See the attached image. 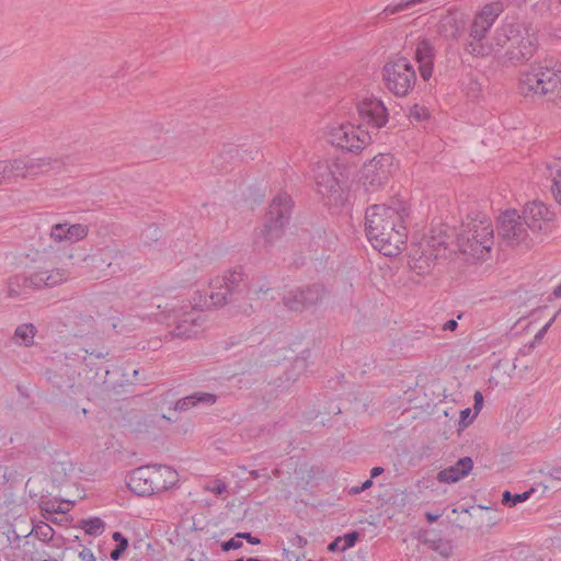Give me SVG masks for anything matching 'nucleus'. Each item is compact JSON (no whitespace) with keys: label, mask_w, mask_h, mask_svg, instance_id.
Returning <instances> with one entry per match:
<instances>
[{"label":"nucleus","mask_w":561,"mask_h":561,"mask_svg":"<svg viewBox=\"0 0 561 561\" xmlns=\"http://www.w3.org/2000/svg\"><path fill=\"white\" fill-rule=\"evenodd\" d=\"M409 216L402 203L397 206L375 204L366 209L365 232L371 245L386 256H396L407 241L404 219Z\"/></svg>","instance_id":"nucleus-1"},{"label":"nucleus","mask_w":561,"mask_h":561,"mask_svg":"<svg viewBox=\"0 0 561 561\" xmlns=\"http://www.w3.org/2000/svg\"><path fill=\"white\" fill-rule=\"evenodd\" d=\"M519 89L525 95H557L561 98V62L546 58L520 73Z\"/></svg>","instance_id":"nucleus-2"},{"label":"nucleus","mask_w":561,"mask_h":561,"mask_svg":"<svg viewBox=\"0 0 561 561\" xmlns=\"http://www.w3.org/2000/svg\"><path fill=\"white\" fill-rule=\"evenodd\" d=\"M214 306L234 305L242 309L250 295V280L241 266L226 272L210 283Z\"/></svg>","instance_id":"nucleus-3"},{"label":"nucleus","mask_w":561,"mask_h":561,"mask_svg":"<svg viewBox=\"0 0 561 561\" xmlns=\"http://www.w3.org/2000/svg\"><path fill=\"white\" fill-rule=\"evenodd\" d=\"M459 250L473 259L480 260L493 245L494 233L489 218L472 219L457 238Z\"/></svg>","instance_id":"nucleus-4"},{"label":"nucleus","mask_w":561,"mask_h":561,"mask_svg":"<svg viewBox=\"0 0 561 561\" xmlns=\"http://www.w3.org/2000/svg\"><path fill=\"white\" fill-rule=\"evenodd\" d=\"M340 176L342 172L337 164L318 163L313 169L317 192L330 208H340L346 199Z\"/></svg>","instance_id":"nucleus-5"},{"label":"nucleus","mask_w":561,"mask_h":561,"mask_svg":"<svg viewBox=\"0 0 561 561\" xmlns=\"http://www.w3.org/2000/svg\"><path fill=\"white\" fill-rule=\"evenodd\" d=\"M386 88L397 96H405L416 83V72L411 61L403 56L389 60L382 68Z\"/></svg>","instance_id":"nucleus-6"},{"label":"nucleus","mask_w":561,"mask_h":561,"mask_svg":"<svg viewBox=\"0 0 561 561\" xmlns=\"http://www.w3.org/2000/svg\"><path fill=\"white\" fill-rule=\"evenodd\" d=\"M328 141L343 151L358 153L373 141V136L358 124L342 123L329 129Z\"/></svg>","instance_id":"nucleus-7"},{"label":"nucleus","mask_w":561,"mask_h":561,"mask_svg":"<svg viewBox=\"0 0 561 561\" xmlns=\"http://www.w3.org/2000/svg\"><path fill=\"white\" fill-rule=\"evenodd\" d=\"M291 208L293 201L287 193H280L272 199L262 229L265 243H272L282 236L285 226L289 222Z\"/></svg>","instance_id":"nucleus-8"},{"label":"nucleus","mask_w":561,"mask_h":561,"mask_svg":"<svg viewBox=\"0 0 561 561\" xmlns=\"http://www.w3.org/2000/svg\"><path fill=\"white\" fill-rule=\"evenodd\" d=\"M393 156L379 153L362 171L363 185L367 192H375L386 185L394 172Z\"/></svg>","instance_id":"nucleus-9"},{"label":"nucleus","mask_w":561,"mask_h":561,"mask_svg":"<svg viewBox=\"0 0 561 561\" xmlns=\"http://www.w3.org/2000/svg\"><path fill=\"white\" fill-rule=\"evenodd\" d=\"M201 314L191 306L171 309L165 316L167 325L173 327V337L191 339L202 331Z\"/></svg>","instance_id":"nucleus-10"},{"label":"nucleus","mask_w":561,"mask_h":561,"mask_svg":"<svg viewBox=\"0 0 561 561\" xmlns=\"http://www.w3.org/2000/svg\"><path fill=\"white\" fill-rule=\"evenodd\" d=\"M356 111L358 115V125L366 127L371 135L378 134L379 129L383 127L389 119L388 108L383 102L377 98H365L357 102Z\"/></svg>","instance_id":"nucleus-11"},{"label":"nucleus","mask_w":561,"mask_h":561,"mask_svg":"<svg viewBox=\"0 0 561 561\" xmlns=\"http://www.w3.org/2000/svg\"><path fill=\"white\" fill-rule=\"evenodd\" d=\"M67 162L57 158H26L8 161L10 176L36 175L48 171L59 172Z\"/></svg>","instance_id":"nucleus-12"},{"label":"nucleus","mask_w":561,"mask_h":561,"mask_svg":"<svg viewBox=\"0 0 561 561\" xmlns=\"http://www.w3.org/2000/svg\"><path fill=\"white\" fill-rule=\"evenodd\" d=\"M527 226L515 209L504 211L497 219V233L508 245L526 243Z\"/></svg>","instance_id":"nucleus-13"},{"label":"nucleus","mask_w":561,"mask_h":561,"mask_svg":"<svg viewBox=\"0 0 561 561\" xmlns=\"http://www.w3.org/2000/svg\"><path fill=\"white\" fill-rule=\"evenodd\" d=\"M538 49V38L535 33H530V28L522 25V33L515 44L508 46L504 54V64L513 66L526 64L533 58Z\"/></svg>","instance_id":"nucleus-14"},{"label":"nucleus","mask_w":561,"mask_h":561,"mask_svg":"<svg viewBox=\"0 0 561 561\" xmlns=\"http://www.w3.org/2000/svg\"><path fill=\"white\" fill-rule=\"evenodd\" d=\"M325 295L321 284H312L304 288L288 290L282 298L284 306L291 311H302L317 305Z\"/></svg>","instance_id":"nucleus-15"},{"label":"nucleus","mask_w":561,"mask_h":561,"mask_svg":"<svg viewBox=\"0 0 561 561\" xmlns=\"http://www.w3.org/2000/svg\"><path fill=\"white\" fill-rule=\"evenodd\" d=\"M161 474L156 466H140L131 470L126 479L127 491H157Z\"/></svg>","instance_id":"nucleus-16"},{"label":"nucleus","mask_w":561,"mask_h":561,"mask_svg":"<svg viewBox=\"0 0 561 561\" xmlns=\"http://www.w3.org/2000/svg\"><path fill=\"white\" fill-rule=\"evenodd\" d=\"M490 28L476 16L470 26L469 36L471 41L466 44L465 50L474 57H485L493 54V47L483 42Z\"/></svg>","instance_id":"nucleus-17"},{"label":"nucleus","mask_w":561,"mask_h":561,"mask_svg":"<svg viewBox=\"0 0 561 561\" xmlns=\"http://www.w3.org/2000/svg\"><path fill=\"white\" fill-rule=\"evenodd\" d=\"M520 217L529 230L538 232L552 219V214L543 203L531 202L525 205Z\"/></svg>","instance_id":"nucleus-18"},{"label":"nucleus","mask_w":561,"mask_h":561,"mask_svg":"<svg viewBox=\"0 0 561 561\" xmlns=\"http://www.w3.org/2000/svg\"><path fill=\"white\" fill-rule=\"evenodd\" d=\"M38 280L34 273L30 275L22 273L11 276L8 279V296L23 300L28 299L33 291L41 290L38 288Z\"/></svg>","instance_id":"nucleus-19"},{"label":"nucleus","mask_w":561,"mask_h":561,"mask_svg":"<svg viewBox=\"0 0 561 561\" xmlns=\"http://www.w3.org/2000/svg\"><path fill=\"white\" fill-rule=\"evenodd\" d=\"M522 23L517 21L505 20L504 23L497 27L492 37V42L489 44L493 47V53H499L507 44L510 46L515 44V39L520 37Z\"/></svg>","instance_id":"nucleus-20"},{"label":"nucleus","mask_w":561,"mask_h":561,"mask_svg":"<svg viewBox=\"0 0 561 561\" xmlns=\"http://www.w3.org/2000/svg\"><path fill=\"white\" fill-rule=\"evenodd\" d=\"M436 49L428 39H422L416 44L414 59L419 64V71L424 81L433 75Z\"/></svg>","instance_id":"nucleus-21"},{"label":"nucleus","mask_w":561,"mask_h":561,"mask_svg":"<svg viewBox=\"0 0 561 561\" xmlns=\"http://www.w3.org/2000/svg\"><path fill=\"white\" fill-rule=\"evenodd\" d=\"M73 505L75 501L47 495H42L38 501L42 516L54 524H59V520L53 517L54 514H67Z\"/></svg>","instance_id":"nucleus-22"},{"label":"nucleus","mask_w":561,"mask_h":561,"mask_svg":"<svg viewBox=\"0 0 561 561\" xmlns=\"http://www.w3.org/2000/svg\"><path fill=\"white\" fill-rule=\"evenodd\" d=\"M465 28L463 15L449 10L438 23L439 34L447 39H458Z\"/></svg>","instance_id":"nucleus-23"},{"label":"nucleus","mask_w":561,"mask_h":561,"mask_svg":"<svg viewBox=\"0 0 561 561\" xmlns=\"http://www.w3.org/2000/svg\"><path fill=\"white\" fill-rule=\"evenodd\" d=\"M473 468V461L470 457L460 458L454 466L439 471L437 479L440 482H457L466 477Z\"/></svg>","instance_id":"nucleus-24"},{"label":"nucleus","mask_w":561,"mask_h":561,"mask_svg":"<svg viewBox=\"0 0 561 561\" xmlns=\"http://www.w3.org/2000/svg\"><path fill=\"white\" fill-rule=\"evenodd\" d=\"M421 542L446 559L453 553L451 541L439 537L434 531H425L421 537Z\"/></svg>","instance_id":"nucleus-25"},{"label":"nucleus","mask_w":561,"mask_h":561,"mask_svg":"<svg viewBox=\"0 0 561 561\" xmlns=\"http://www.w3.org/2000/svg\"><path fill=\"white\" fill-rule=\"evenodd\" d=\"M38 280V288L54 287L62 284L70 277V272L65 268H55L50 271H36L34 272Z\"/></svg>","instance_id":"nucleus-26"},{"label":"nucleus","mask_w":561,"mask_h":561,"mask_svg":"<svg viewBox=\"0 0 561 561\" xmlns=\"http://www.w3.org/2000/svg\"><path fill=\"white\" fill-rule=\"evenodd\" d=\"M24 502V499H16L14 493H0V516L21 515Z\"/></svg>","instance_id":"nucleus-27"},{"label":"nucleus","mask_w":561,"mask_h":561,"mask_svg":"<svg viewBox=\"0 0 561 561\" xmlns=\"http://www.w3.org/2000/svg\"><path fill=\"white\" fill-rule=\"evenodd\" d=\"M24 476L16 469L8 466H0V486L3 485L4 490H13L22 486Z\"/></svg>","instance_id":"nucleus-28"},{"label":"nucleus","mask_w":561,"mask_h":561,"mask_svg":"<svg viewBox=\"0 0 561 561\" xmlns=\"http://www.w3.org/2000/svg\"><path fill=\"white\" fill-rule=\"evenodd\" d=\"M156 469L161 474V480L157 484V491H170L176 485L179 474L174 469L162 465L156 466Z\"/></svg>","instance_id":"nucleus-29"},{"label":"nucleus","mask_w":561,"mask_h":561,"mask_svg":"<svg viewBox=\"0 0 561 561\" xmlns=\"http://www.w3.org/2000/svg\"><path fill=\"white\" fill-rule=\"evenodd\" d=\"M241 150L232 145H224L221 152L219 153L217 160L215 161L216 168L220 171L227 170V163L234 160V159H244V157L240 152Z\"/></svg>","instance_id":"nucleus-30"},{"label":"nucleus","mask_w":561,"mask_h":561,"mask_svg":"<svg viewBox=\"0 0 561 561\" xmlns=\"http://www.w3.org/2000/svg\"><path fill=\"white\" fill-rule=\"evenodd\" d=\"M503 11V3L502 2H492L483 7L480 13H478L476 16L482 20L486 26L492 27L495 20L500 15V13Z\"/></svg>","instance_id":"nucleus-31"},{"label":"nucleus","mask_w":561,"mask_h":561,"mask_svg":"<svg viewBox=\"0 0 561 561\" xmlns=\"http://www.w3.org/2000/svg\"><path fill=\"white\" fill-rule=\"evenodd\" d=\"M79 527L89 536H100L105 530V523L100 517L79 520Z\"/></svg>","instance_id":"nucleus-32"},{"label":"nucleus","mask_w":561,"mask_h":561,"mask_svg":"<svg viewBox=\"0 0 561 561\" xmlns=\"http://www.w3.org/2000/svg\"><path fill=\"white\" fill-rule=\"evenodd\" d=\"M31 534H34V536L43 542H49L55 535V530L47 523L38 522L33 526Z\"/></svg>","instance_id":"nucleus-33"},{"label":"nucleus","mask_w":561,"mask_h":561,"mask_svg":"<svg viewBox=\"0 0 561 561\" xmlns=\"http://www.w3.org/2000/svg\"><path fill=\"white\" fill-rule=\"evenodd\" d=\"M88 227L85 225L81 224H75L69 225L67 224L66 233H67V241L70 243L77 242L79 240H82L88 234Z\"/></svg>","instance_id":"nucleus-34"},{"label":"nucleus","mask_w":561,"mask_h":561,"mask_svg":"<svg viewBox=\"0 0 561 561\" xmlns=\"http://www.w3.org/2000/svg\"><path fill=\"white\" fill-rule=\"evenodd\" d=\"M36 328L32 323L21 324L15 329V336L20 339L26 346L33 343Z\"/></svg>","instance_id":"nucleus-35"},{"label":"nucleus","mask_w":561,"mask_h":561,"mask_svg":"<svg viewBox=\"0 0 561 561\" xmlns=\"http://www.w3.org/2000/svg\"><path fill=\"white\" fill-rule=\"evenodd\" d=\"M194 405L210 407L217 401V396L210 392L196 391L192 393Z\"/></svg>","instance_id":"nucleus-36"},{"label":"nucleus","mask_w":561,"mask_h":561,"mask_svg":"<svg viewBox=\"0 0 561 561\" xmlns=\"http://www.w3.org/2000/svg\"><path fill=\"white\" fill-rule=\"evenodd\" d=\"M530 495L531 493H503L502 503L505 506L512 507L518 503L525 502Z\"/></svg>","instance_id":"nucleus-37"},{"label":"nucleus","mask_w":561,"mask_h":561,"mask_svg":"<svg viewBox=\"0 0 561 561\" xmlns=\"http://www.w3.org/2000/svg\"><path fill=\"white\" fill-rule=\"evenodd\" d=\"M561 481V467L552 468L551 471L547 477H545V480L537 484V486H541L543 490L554 488L550 484L552 481Z\"/></svg>","instance_id":"nucleus-38"},{"label":"nucleus","mask_w":561,"mask_h":561,"mask_svg":"<svg viewBox=\"0 0 561 561\" xmlns=\"http://www.w3.org/2000/svg\"><path fill=\"white\" fill-rule=\"evenodd\" d=\"M409 117L416 122H423L430 117V112L426 107L421 106L419 104H414L410 108Z\"/></svg>","instance_id":"nucleus-39"},{"label":"nucleus","mask_w":561,"mask_h":561,"mask_svg":"<svg viewBox=\"0 0 561 561\" xmlns=\"http://www.w3.org/2000/svg\"><path fill=\"white\" fill-rule=\"evenodd\" d=\"M550 327V323L545 324L534 336L533 341L529 342L524 346V350L522 351L523 354H528L531 350L536 347V345L543 339L545 334L547 333L548 329Z\"/></svg>","instance_id":"nucleus-40"},{"label":"nucleus","mask_w":561,"mask_h":561,"mask_svg":"<svg viewBox=\"0 0 561 561\" xmlns=\"http://www.w3.org/2000/svg\"><path fill=\"white\" fill-rule=\"evenodd\" d=\"M161 237L160 229L154 225H150L142 233L141 238L145 243L150 244L151 241H158Z\"/></svg>","instance_id":"nucleus-41"},{"label":"nucleus","mask_w":561,"mask_h":561,"mask_svg":"<svg viewBox=\"0 0 561 561\" xmlns=\"http://www.w3.org/2000/svg\"><path fill=\"white\" fill-rule=\"evenodd\" d=\"M552 185L551 192L554 196V199L561 205V170H557L554 174H552Z\"/></svg>","instance_id":"nucleus-42"},{"label":"nucleus","mask_w":561,"mask_h":561,"mask_svg":"<svg viewBox=\"0 0 561 561\" xmlns=\"http://www.w3.org/2000/svg\"><path fill=\"white\" fill-rule=\"evenodd\" d=\"M67 222L56 224L51 227L50 237L57 242L67 241Z\"/></svg>","instance_id":"nucleus-43"},{"label":"nucleus","mask_w":561,"mask_h":561,"mask_svg":"<svg viewBox=\"0 0 561 561\" xmlns=\"http://www.w3.org/2000/svg\"><path fill=\"white\" fill-rule=\"evenodd\" d=\"M73 541H77L82 549L79 551L78 557L81 561H104V559L98 560L91 549L82 546L78 536H75Z\"/></svg>","instance_id":"nucleus-44"},{"label":"nucleus","mask_w":561,"mask_h":561,"mask_svg":"<svg viewBox=\"0 0 561 561\" xmlns=\"http://www.w3.org/2000/svg\"><path fill=\"white\" fill-rule=\"evenodd\" d=\"M470 516H471V513L470 514H457V516L455 518H453L450 515H448L447 517L457 527H459L460 529H463V528L469 527Z\"/></svg>","instance_id":"nucleus-45"},{"label":"nucleus","mask_w":561,"mask_h":561,"mask_svg":"<svg viewBox=\"0 0 561 561\" xmlns=\"http://www.w3.org/2000/svg\"><path fill=\"white\" fill-rule=\"evenodd\" d=\"M194 407H195L194 399H192V394H190L182 399H179L174 404V410L175 411H187Z\"/></svg>","instance_id":"nucleus-46"},{"label":"nucleus","mask_w":561,"mask_h":561,"mask_svg":"<svg viewBox=\"0 0 561 561\" xmlns=\"http://www.w3.org/2000/svg\"><path fill=\"white\" fill-rule=\"evenodd\" d=\"M358 537L359 535L357 531H351L340 537V539H342V549L346 550L355 546L356 541L358 540Z\"/></svg>","instance_id":"nucleus-47"},{"label":"nucleus","mask_w":561,"mask_h":561,"mask_svg":"<svg viewBox=\"0 0 561 561\" xmlns=\"http://www.w3.org/2000/svg\"><path fill=\"white\" fill-rule=\"evenodd\" d=\"M243 546V542L240 540V538H237V534L231 539L221 542L220 547L221 550L227 552L230 550L239 549Z\"/></svg>","instance_id":"nucleus-48"},{"label":"nucleus","mask_w":561,"mask_h":561,"mask_svg":"<svg viewBox=\"0 0 561 561\" xmlns=\"http://www.w3.org/2000/svg\"><path fill=\"white\" fill-rule=\"evenodd\" d=\"M476 415H477L476 413L472 414V411H471L470 408H466L465 410H462L460 412L459 424L462 427H467L470 423H472V421L474 420Z\"/></svg>","instance_id":"nucleus-49"},{"label":"nucleus","mask_w":561,"mask_h":561,"mask_svg":"<svg viewBox=\"0 0 561 561\" xmlns=\"http://www.w3.org/2000/svg\"><path fill=\"white\" fill-rule=\"evenodd\" d=\"M484 507L481 506V505H478V506H467L465 504H457L453 510H451V514H470L471 511H474V510H483Z\"/></svg>","instance_id":"nucleus-50"},{"label":"nucleus","mask_w":561,"mask_h":561,"mask_svg":"<svg viewBox=\"0 0 561 561\" xmlns=\"http://www.w3.org/2000/svg\"><path fill=\"white\" fill-rule=\"evenodd\" d=\"M237 538L245 539L250 545H260L261 539L259 537L253 536L251 533H237Z\"/></svg>","instance_id":"nucleus-51"},{"label":"nucleus","mask_w":561,"mask_h":561,"mask_svg":"<svg viewBox=\"0 0 561 561\" xmlns=\"http://www.w3.org/2000/svg\"><path fill=\"white\" fill-rule=\"evenodd\" d=\"M483 407V396L480 391H476L473 396V409L474 413L478 414Z\"/></svg>","instance_id":"nucleus-52"},{"label":"nucleus","mask_w":561,"mask_h":561,"mask_svg":"<svg viewBox=\"0 0 561 561\" xmlns=\"http://www.w3.org/2000/svg\"><path fill=\"white\" fill-rule=\"evenodd\" d=\"M249 476L256 480L259 478H263L264 480H270V474L266 468L260 469V470H252L249 472Z\"/></svg>","instance_id":"nucleus-53"},{"label":"nucleus","mask_w":561,"mask_h":561,"mask_svg":"<svg viewBox=\"0 0 561 561\" xmlns=\"http://www.w3.org/2000/svg\"><path fill=\"white\" fill-rule=\"evenodd\" d=\"M373 485V479L369 478L365 480L360 485H352L348 490L344 489V491H366Z\"/></svg>","instance_id":"nucleus-54"},{"label":"nucleus","mask_w":561,"mask_h":561,"mask_svg":"<svg viewBox=\"0 0 561 561\" xmlns=\"http://www.w3.org/2000/svg\"><path fill=\"white\" fill-rule=\"evenodd\" d=\"M328 550L331 552L345 551V549H342V539H340V537H337L332 542H330L328 546Z\"/></svg>","instance_id":"nucleus-55"},{"label":"nucleus","mask_w":561,"mask_h":561,"mask_svg":"<svg viewBox=\"0 0 561 561\" xmlns=\"http://www.w3.org/2000/svg\"><path fill=\"white\" fill-rule=\"evenodd\" d=\"M204 491H216V492L226 491V484H225V482H222L220 480H216L215 484L213 486L206 485L204 488Z\"/></svg>","instance_id":"nucleus-56"},{"label":"nucleus","mask_w":561,"mask_h":561,"mask_svg":"<svg viewBox=\"0 0 561 561\" xmlns=\"http://www.w3.org/2000/svg\"><path fill=\"white\" fill-rule=\"evenodd\" d=\"M5 178H10L8 161H0V184Z\"/></svg>","instance_id":"nucleus-57"},{"label":"nucleus","mask_w":561,"mask_h":561,"mask_svg":"<svg viewBox=\"0 0 561 561\" xmlns=\"http://www.w3.org/2000/svg\"><path fill=\"white\" fill-rule=\"evenodd\" d=\"M283 561H300V557L288 549H283Z\"/></svg>","instance_id":"nucleus-58"},{"label":"nucleus","mask_w":561,"mask_h":561,"mask_svg":"<svg viewBox=\"0 0 561 561\" xmlns=\"http://www.w3.org/2000/svg\"><path fill=\"white\" fill-rule=\"evenodd\" d=\"M8 540L15 548H19V542L21 541V536L15 530H11L10 534L8 535Z\"/></svg>","instance_id":"nucleus-59"},{"label":"nucleus","mask_w":561,"mask_h":561,"mask_svg":"<svg viewBox=\"0 0 561 561\" xmlns=\"http://www.w3.org/2000/svg\"><path fill=\"white\" fill-rule=\"evenodd\" d=\"M307 539L300 535H295L291 539V545L298 548H304L307 545Z\"/></svg>","instance_id":"nucleus-60"},{"label":"nucleus","mask_w":561,"mask_h":561,"mask_svg":"<svg viewBox=\"0 0 561 561\" xmlns=\"http://www.w3.org/2000/svg\"><path fill=\"white\" fill-rule=\"evenodd\" d=\"M106 355H107V353L92 351V352L89 353V358L84 357V363H85V365H90L91 364V362H90L91 357L104 358Z\"/></svg>","instance_id":"nucleus-61"},{"label":"nucleus","mask_w":561,"mask_h":561,"mask_svg":"<svg viewBox=\"0 0 561 561\" xmlns=\"http://www.w3.org/2000/svg\"><path fill=\"white\" fill-rule=\"evenodd\" d=\"M458 328V322L455 319L447 320L444 325V331H455Z\"/></svg>","instance_id":"nucleus-62"},{"label":"nucleus","mask_w":561,"mask_h":561,"mask_svg":"<svg viewBox=\"0 0 561 561\" xmlns=\"http://www.w3.org/2000/svg\"><path fill=\"white\" fill-rule=\"evenodd\" d=\"M123 552H124V550H122V549H119V548L115 547V548L111 551L110 557H111V559H112V560H118V559L122 557Z\"/></svg>","instance_id":"nucleus-63"},{"label":"nucleus","mask_w":561,"mask_h":561,"mask_svg":"<svg viewBox=\"0 0 561 561\" xmlns=\"http://www.w3.org/2000/svg\"><path fill=\"white\" fill-rule=\"evenodd\" d=\"M383 471H385V469L382 467H374L370 471V478L375 479V478L379 477L380 474H382Z\"/></svg>","instance_id":"nucleus-64"}]
</instances>
